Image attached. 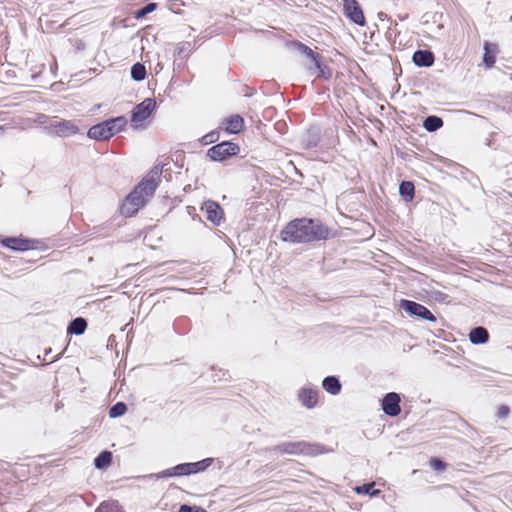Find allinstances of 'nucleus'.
<instances>
[{
	"mask_svg": "<svg viewBox=\"0 0 512 512\" xmlns=\"http://www.w3.org/2000/svg\"><path fill=\"white\" fill-rule=\"evenodd\" d=\"M443 119L436 115H429L423 121V128L428 132H435L443 126Z\"/></svg>",
	"mask_w": 512,
	"mask_h": 512,
	"instance_id": "24",
	"label": "nucleus"
},
{
	"mask_svg": "<svg viewBox=\"0 0 512 512\" xmlns=\"http://www.w3.org/2000/svg\"><path fill=\"white\" fill-rule=\"evenodd\" d=\"M412 61L417 67H431L435 62V56L430 50H416L413 53Z\"/></svg>",
	"mask_w": 512,
	"mask_h": 512,
	"instance_id": "13",
	"label": "nucleus"
},
{
	"mask_svg": "<svg viewBox=\"0 0 512 512\" xmlns=\"http://www.w3.org/2000/svg\"><path fill=\"white\" fill-rule=\"evenodd\" d=\"M318 143V139H313L308 142V147H316Z\"/></svg>",
	"mask_w": 512,
	"mask_h": 512,
	"instance_id": "42",
	"label": "nucleus"
},
{
	"mask_svg": "<svg viewBox=\"0 0 512 512\" xmlns=\"http://www.w3.org/2000/svg\"><path fill=\"white\" fill-rule=\"evenodd\" d=\"M163 165H155L136 186L146 196H152L160 182Z\"/></svg>",
	"mask_w": 512,
	"mask_h": 512,
	"instance_id": "4",
	"label": "nucleus"
},
{
	"mask_svg": "<svg viewBox=\"0 0 512 512\" xmlns=\"http://www.w3.org/2000/svg\"><path fill=\"white\" fill-rule=\"evenodd\" d=\"M510 413V408L507 405H500L497 410L498 418H506Z\"/></svg>",
	"mask_w": 512,
	"mask_h": 512,
	"instance_id": "38",
	"label": "nucleus"
},
{
	"mask_svg": "<svg viewBox=\"0 0 512 512\" xmlns=\"http://www.w3.org/2000/svg\"><path fill=\"white\" fill-rule=\"evenodd\" d=\"M469 340L474 345L485 344L489 340V332L483 326L474 327L469 333Z\"/></svg>",
	"mask_w": 512,
	"mask_h": 512,
	"instance_id": "18",
	"label": "nucleus"
},
{
	"mask_svg": "<svg viewBox=\"0 0 512 512\" xmlns=\"http://www.w3.org/2000/svg\"><path fill=\"white\" fill-rule=\"evenodd\" d=\"M218 137H219L218 132L212 131V132L204 135L202 140H203L204 144H209V143L215 142L218 139Z\"/></svg>",
	"mask_w": 512,
	"mask_h": 512,
	"instance_id": "37",
	"label": "nucleus"
},
{
	"mask_svg": "<svg viewBox=\"0 0 512 512\" xmlns=\"http://www.w3.org/2000/svg\"><path fill=\"white\" fill-rule=\"evenodd\" d=\"M106 131L108 132L107 135L110 138H112L117 133L124 130V128L127 125V119L125 116H117L113 118H109L107 120L102 121Z\"/></svg>",
	"mask_w": 512,
	"mask_h": 512,
	"instance_id": "12",
	"label": "nucleus"
},
{
	"mask_svg": "<svg viewBox=\"0 0 512 512\" xmlns=\"http://www.w3.org/2000/svg\"><path fill=\"white\" fill-rule=\"evenodd\" d=\"M240 152V147L237 143L231 141H223L218 143L207 151V156L212 161H224Z\"/></svg>",
	"mask_w": 512,
	"mask_h": 512,
	"instance_id": "3",
	"label": "nucleus"
},
{
	"mask_svg": "<svg viewBox=\"0 0 512 512\" xmlns=\"http://www.w3.org/2000/svg\"><path fill=\"white\" fill-rule=\"evenodd\" d=\"M446 298H448V295L445 294V293H442V292H437L436 293V300H439V301H445Z\"/></svg>",
	"mask_w": 512,
	"mask_h": 512,
	"instance_id": "41",
	"label": "nucleus"
},
{
	"mask_svg": "<svg viewBox=\"0 0 512 512\" xmlns=\"http://www.w3.org/2000/svg\"><path fill=\"white\" fill-rule=\"evenodd\" d=\"M298 400L307 409L314 408L318 403V390L310 387H302L298 391Z\"/></svg>",
	"mask_w": 512,
	"mask_h": 512,
	"instance_id": "11",
	"label": "nucleus"
},
{
	"mask_svg": "<svg viewBox=\"0 0 512 512\" xmlns=\"http://www.w3.org/2000/svg\"><path fill=\"white\" fill-rule=\"evenodd\" d=\"M315 74L324 80H329L332 77V71L326 64H322Z\"/></svg>",
	"mask_w": 512,
	"mask_h": 512,
	"instance_id": "34",
	"label": "nucleus"
},
{
	"mask_svg": "<svg viewBox=\"0 0 512 512\" xmlns=\"http://www.w3.org/2000/svg\"><path fill=\"white\" fill-rule=\"evenodd\" d=\"M343 14L352 23L364 26L366 24L365 16L361 5L357 0H342Z\"/></svg>",
	"mask_w": 512,
	"mask_h": 512,
	"instance_id": "7",
	"label": "nucleus"
},
{
	"mask_svg": "<svg viewBox=\"0 0 512 512\" xmlns=\"http://www.w3.org/2000/svg\"><path fill=\"white\" fill-rule=\"evenodd\" d=\"M399 308L411 317L429 322L436 321L434 314L427 307L418 302L401 299L399 302Z\"/></svg>",
	"mask_w": 512,
	"mask_h": 512,
	"instance_id": "2",
	"label": "nucleus"
},
{
	"mask_svg": "<svg viewBox=\"0 0 512 512\" xmlns=\"http://www.w3.org/2000/svg\"><path fill=\"white\" fill-rule=\"evenodd\" d=\"M484 53H483V63L487 68H492L496 61V55L498 53V46L495 43H491L488 41L484 42Z\"/></svg>",
	"mask_w": 512,
	"mask_h": 512,
	"instance_id": "17",
	"label": "nucleus"
},
{
	"mask_svg": "<svg viewBox=\"0 0 512 512\" xmlns=\"http://www.w3.org/2000/svg\"><path fill=\"white\" fill-rule=\"evenodd\" d=\"M50 353H51V348H49V349H47V350L45 351V356L50 355Z\"/></svg>",
	"mask_w": 512,
	"mask_h": 512,
	"instance_id": "44",
	"label": "nucleus"
},
{
	"mask_svg": "<svg viewBox=\"0 0 512 512\" xmlns=\"http://www.w3.org/2000/svg\"><path fill=\"white\" fill-rule=\"evenodd\" d=\"M112 452L104 450L100 452L94 459V466L96 469L102 470L108 468L112 463Z\"/></svg>",
	"mask_w": 512,
	"mask_h": 512,
	"instance_id": "22",
	"label": "nucleus"
},
{
	"mask_svg": "<svg viewBox=\"0 0 512 512\" xmlns=\"http://www.w3.org/2000/svg\"><path fill=\"white\" fill-rule=\"evenodd\" d=\"M155 109L156 100L153 98H146L132 109L131 122L137 124L145 121L151 116Z\"/></svg>",
	"mask_w": 512,
	"mask_h": 512,
	"instance_id": "8",
	"label": "nucleus"
},
{
	"mask_svg": "<svg viewBox=\"0 0 512 512\" xmlns=\"http://www.w3.org/2000/svg\"><path fill=\"white\" fill-rule=\"evenodd\" d=\"M322 387L327 393L338 395L341 392L342 385L338 377L327 376L322 381Z\"/></svg>",
	"mask_w": 512,
	"mask_h": 512,
	"instance_id": "19",
	"label": "nucleus"
},
{
	"mask_svg": "<svg viewBox=\"0 0 512 512\" xmlns=\"http://www.w3.org/2000/svg\"><path fill=\"white\" fill-rule=\"evenodd\" d=\"M174 476H188L191 475L190 464L181 463L171 468Z\"/></svg>",
	"mask_w": 512,
	"mask_h": 512,
	"instance_id": "30",
	"label": "nucleus"
},
{
	"mask_svg": "<svg viewBox=\"0 0 512 512\" xmlns=\"http://www.w3.org/2000/svg\"><path fill=\"white\" fill-rule=\"evenodd\" d=\"M127 411V405L124 402H117L109 408V417L118 418L123 416Z\"/></svg>",
	"mask_w": 512,
	"mask_h": 512,
	"instance_id": "28",
	"label": "nucleus"
},
{
	"mask_svg": "<svg viewBox=\"0 0 512 512\" xmlns=\"http://www.w3.org/2000/svg\"><path fill=\"white\" fill-rule=\"evenodd\" d=\"M289 46L300 54L305 55L308 59L315 53L309 46L297 40L291 41Z\"/></svg>",
	"mask_w": 512,
	"mask_h": 512,
	"instance_id": "27",
	"label": "nucleus"
},
{
	"mask_svg": "<svg viewBox=\"0 0 512 512\" xmlns=\"http://www.w3.org/2000/svg\"><path fill=\"white\" fill-rule=\"evenodd\" d=\"M145 194H143L137 187L126 197L121 206V214L130 217L135 214L139 208L143 207L146 203Z\"/></svg>",
	"mask_w": 512,
	"mask_h": 512,
	"instance_id": "5",
	"label": "nucleus"
},
{
	"mask_svg": "<svg viewBox=\"0 0 512 512\" xmlns=\"http://www.w3.org/2000/svg\"><path fill=\"white\" fill-rule=\"evenodd\" d=\"M107 131L103 125L102 122L93 125L89 128L87 132V136L90 139L96 140V141H106L109 140V137L107 135Z\"/></svg>",
	"mask_w": 512,
	"mask_h": 512,
	"instance_id": "21",
	"label": "nucleus"
},
{
	"mask_svg": "<svg viewBox=\"0 0 512 512\" xmlns=\"http://www.w3.org/2000/svg\"><path fill=\"white\" fill-rule=\"evenodd\" d=\"M430 466L438 472L444 471L446 469L447 464L438 457H432L430 459Z\"/></svg>",
	"mask_w": 512,
	"mask_h": 512,
	"instance_id": "35",
	"label": "nucleus"
},
{
	"mask_svg": "<svg viewBox=\"0 0 512 512\" xmlns=\"http://www.w3.org/2000/svg\"><path fill=\"white\" fill-rule=\"evenodd\" d=\"M56 134L61 137H69L78 133L77 125L71 120H62L54 125Z\"/></svg>",
	"mask_w": 512,
	"mask_h": 512,
	"instance_id": "16",
	"label": "nucleus"
},
{
	"mask_svg": "<svg viewBox=\"0 0 512 512\" xmlns=\"http://www.w3.org/2000/svg\"><path fill=\"white\" fill-rule=\"evenodd\" d=\"M377 17L381 21L390 20V17L388 16V14H386L385 12H382V11L377 14Z\"/></svg>",
	"mask_w": 512,
	"mask_h": 512,
	"instance_id": "40",
	"label": "nucleus"
},
{
	"mask_svg": "<svg viewBox=\"0 0 512 512\" xmlns=\"http://www.w3.org/2000/svg\"><path fill=\"white\" fill-rule=\"evenodd\" d=\"M399 194L406 202H411L415 196V186L411 181H402L399 185Z\"/></svg>",
	"mask_w": 512,
	"mask_h": 512,
	"instance_id": "23",
	"label": "nucleus"
},
{
	"mask_svg": "<svg viewBox=\"0 0 512 512\" xmlns=\"http://www.w3.org/2000/svg\"><path fill=\"white\" fill-rule=\"evenodd\" d=\"M357 494H365L374 496L379 493V490L374 489V483L363 484L355 488Z\"/></svg>",
	"mask_w": 512,
	"mask_h": 512,
	"instance_id": "32",
	"label": "nucleus"
},
{
	"mask_svg": "<svg viewBox=\"0 0 512 512\" xmlns=\"http://www.w3.org/2000/svg\"><path fill=\"white\" fill-rule=\"evenodd\" d=\"M201 211L205 213L206 219L215 226H220L224 219V210L221 205L213 200L203 203Z\"/></svg>",
	"mask_w": 512,
	"mask_h": 512,
	"instance_id": "9",
	"label": "nucleus"
},
{
	"mask_svg": "<svg viewBox=\"0 0 512 512\" xmlns=\"http://www.w3.org/2000/svg\"><path fill=\"white\" fill-rule=\"evenodd\" d=\"M146 68L144 66V64L142 63H135L133 64V66L131 67V78L134 80V81H137V82H140V81H143L146 77Z\"/></svg>",
	"mask_w": 512,
	"mask_h": 512,
	"instance_id": "26",
	"label": "nucleus"
},
{
	"mask_svg": "<svg viewBox=\"0 0 512 512\" xmlns=\"http://www.w3.org/2000/svg\"><path fill=\"white\" fill-rule=\"evenodd\" d=\"M60 356H61V354H58L57 356H55L54 358H52V359L50 360V362H55V361L59 360V359H60Z\"/></svg>",
	"mask_w": 512,
	"mask_h": 512,
	"instance_id": "43",
	"label": "nucleus"
},
{
	"mask_svg": "<svg viewBox=\"0 0 512 512\" xmlns=\"http://www.w3.org/2000/svg\"><path fill=\"white\" fill-rule=\"evenodd\" d=\"M309 59H310V64L307 66V69L311 74H315L317 69L320 68V66L323 64L322 60H321V56H320V54L315 52L313 54V56L309 57Z\"/></svg>",
	"mask_w": 512,
	"mask_h": 512,
	"instance_id": "31",
	"label": "nucleus"
},
{
	"mask_svg": "<svg viewBox=\"0 0 512 512\" xmlns=\"http://www.w3.org/2000/svg\"><path fill=\"white\" fill-rule=\"evenodd\" d=\"M273 451L281 454H313V446L305 441L283 442L274 446Z\"/></svg>",
	"mask_w": 512,
	"mask_h": 512,
	"instance_id": "6",
	"label": "nucleus"
},
{
	"mask_svg": "<svg viewBox=\"0 0 512 512\" xmlns=\"http://www.w3.org/2000/svg\"><path fill=\"white\" fill-rule=\"evenodd\" d=\"M157 8V3L155 2H148L143 7L139 8L135 11V17L137 19L144 18L146 15L150 14Z\"/></svg>",
	"mask_w": 512,
	"mask_h": 512,
	"instance_id": "29",
	"label": "nucleus"
},
{
	"mask_svg": "<svg viewBox=\"0 0 512 512\" xmlns=\"http://www.w3.org/2000/svg\"><path fill=\"white\" fill-rule=\"evenodd\" d=\"M213 461V458H205L201 461L189 462L191 475L205 471L213 463Z\"/></svg>",
	"mask_w": 512,
	"mask_h": 512,
	"instance_id": "25",
	"label": "nucleus"
},
{
	"mask_svg": "<svg viewBox=\"0 0 512 512\" xmlns=\"http://www.w3.org/2000/svg\"><path fill=\"white\" fill-rule=\"evenodd\" d=\"M189 319L187 317H180L177 318L174 322V329L180 333L185 334L186 333V324H188Z\"/></svg>",
	"mask_w": 512,
	"mask_h": 512,
	"instance_id": "33",
	"label": "nucleus"
},
{
	"mask_svg": "<svg viewBox=\"0 0 512 512\" xmlns=\"http://www.w3.org/2000/svg\"><path fill=\"white\" fill-rule=\"evenodd\" d=\"M223 126L225 131L228 133L237 134L242 131L244 127V120L240 115L234 114L224 119Z\"/></svg>",
	"mask_w": 512,
	"mask_h": 512,
	"instance_id": "15",
	"label": "nucleus"
},
{
	"mask_svg": "<svg viewBox=\"0 0 512 512\" xmlns=\"http://www.w3.org/2000/svg\"><path fill=\"white\" fill-rule=\"evenodd\" d=\"M31 241L21 237H5L2 239L1 244L14 251H26L32 248Z\"/></svg>",
	"mask_w": 512,
	"mask_h": 512,
	"instance_id": "14",
	"label": "nucleus"
},
{
	"mask_svg": "<svg viewBox=\"0 0 512 512\" xmlns=\"http://www.w3.org/2000/svg\"><path fill=\"white\" fill-rule=\"evenodd\" d=\"M330 238V229L318 219L296 218L281 231V239L289 243H310Z\"/></svg>",
	"mask_w": 512,
	"mask_h": 512,
	"instance_id": "1",
	"label": "nucleus"
},
{
	"mask_svg": "<svg viewBox=\"0 0 512 512\" xmlns=\"http://www.w3.org/2000/svg\"><path fill=\"white\" fill-rule=\"evenodd\" d=\"M0 130H2V127H0Z\"/></svg>",
	"mask_w": 512,
	"mask_h": 512,
	"instance_id": "45",
	"label": "nucleus"
},
{
	"mask_svg": "<svg viewBox=\"0 0 512 512\" xmlns=\"http://www.w3.org/2000/svg\"><path fill=\"white\" fill-rule=\"evenodd\" d=\"M87 329V321L83 317H76L70 321L67 327V334L82 335Z\"/></svg>",
	"mask_w": 512,
	"mask_h": 512,
	"instance_id": "20",
	"label": "nucleus"
},
{
	"mask_svg": "<svg viewBox=\"0 0 512 512\" xmlns=\"http://www.w3.org/2000/svg\"><path fill=\"white\" fill-rule=\"evenodd\" d=\"M155 477L160 479V478L175 477V476L172 473L171 468H169V469H165V470L155 474Z\"/></svg>",
	"mask_w": 512,
	"mask_h": 512,
	"instance_id": "39",
	"label": "nucleus"
},
{
	"mask_svg": "<svg viewBox=\"0 0 512 512\" xmlns=\"http://www.w3.org/2000/svg\"><path fill=\"white\" fill-rule=\"evenodd\" d=\"M400 402L401 398L398 393L389 392L381 400V408L386 415L396 417L401 413Z\"/></svg>",
	"mask_w": 512,
	"mask_h": 512,
	"instance_id": "10",
	"label": "nucleus"
},
{
	"mask_svg": "<svg viewBox=\"0 0 512 512\" xmlns=\"http://www.w3.org/2000/svg\"><path fill=\"white\" fill-rule=\"evenodd\" d=\"M178 512H206V510L200 506H191L188 504H182L179 507Z\"/></svg>",
	"mask_w": 512,
	"mask_h": 512,
	"instance_id": "36",
	"label": "nucleus"
}]
</instances>
